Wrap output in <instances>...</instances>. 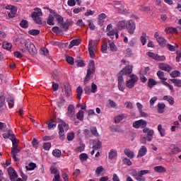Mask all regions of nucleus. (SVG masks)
I'll use <instances>...</instances> for the list:
<instances>
[{
	"instance_id": "11",
	"label": "nucleus",
	"mask_w": 181,
	"mask_h": 181,
	"mask_svg": "<svg viewBox=\"0 0 181 181\" xmlns=\"http://www.w3.org/2000/svg\"><path fill=\"white\" fill-rule=\"evenodd\" d=\"M66 115L70 119H74V118H76V108L73 105L68 106Z\"/></svg>"
},
{
	"instance_id": "45",
	"label": "nucleus",
	"mask_w": 181,
	"mask_h": 181,
	"mask_svg": "<svg viewBox=\"0 0 181 181\" xmlns=\"http://www.w3.org/2000/svg\"><path fill=\"white\" fill-rule=\"evenodd\" d=\"M7 103L10 107V108H13V105H15V99L13 98H8L7 99Z\"/></svg>"
},
{
	"instance_id": "49",
	"label": "nucleus",
	"mask_w": 181,
	"mask_h": 181,
	"mask_svg": "<svg viewBox=\"0 0 181 181\" xmlns=\"http://www.w3.org/2000/svg\"><path fill=\"white\" fill-rule=\"evenodd\" d=\"M3 47L6 49V50H11L12 49V44L9 43V42H4L3 43Z\"/></svg>"
},
{
	"instance_id": "62",
	"label": "nucleus",
	"mask_w": 181,
	"mask_h": 181,
	"mask_svg": "<svg viewBox=\"0 0 181 181\" xmlns=\"http://www.w3.org/2000/svg\"><path fill=\"white\" fill-rule=\"evenodd\" d=\"M33 146L35 148V149H37L39 148V142H37V139H33L32 141Z\"/></svg>"
},
{
	"instance_id": "32",
	"label": "nucleus",
	"mask_w": 181,
	"mask_h": 181,
	"mask_svg": "<svg viewBox=\"0 0 181 181\" xmlns=\"http://www.w3.org/2000/svg\"><path fill=\"white\" fill-rule=\"evenodd\" d=\"M84 149H86V145L84 144H80V146L74 148V152H76V153H80L83 152Z\"/></svg>"
},
{
	"instance_id": "41",
	"label": "nucleus",
	"mask_w": 181,
	"mask_h": 181,
	"mask_svg": "<svg viewBox=\"0 0 181 181\" xmlns=\"http://www.w3.org/2000/svg\"><path fill=\"white\" fill-rule=\"evenodd\" d=\"M132 175L134 176V179H136V180H138V181H145L146 180L145 177H144L142 175L139 174V173H136V174H133Z\"/></svg>"
},
{
	"instance_id": "6",
	"label": "nucleus",
	"mask_w": 181,
	"mask_h": 181,
	"mask_svg": "<svg viewBox=\"0 0 181 181\" xmlns=\"http://www.w3.org/2000/svg\"><path fill=\"white\" fill-rule=\"evenodd\" d=\"M59 135L61 139H64V129H69V124L66 122H62V124L58 125Z\"/></svg>"
},
{
	"instance_id": "29",
	"label": "nucleus",
	"mask_w": 181,
	"mask_h": 181,
	"mask_svg": "<svg viewBox=\"0 0 181 181\" xmlns=\"http://www.w3.org/2000/svg\"><path fill=\"white\" fill-rule=\"evenodd\" d=\"M165 32L167 33H179V30H177V28H173V27H167L165 29Z\"/></svg>"
},
{
	"instance_id": "26",
	"label": "nucleus",
	"mask_w": 181,
	"mask_h": 181,
	"mask_svg": "<svg viewBox=\"0 0 181 181\" xmlns=\"http://www.w3.org/2000/svg\"><path fill=\"white\" fill-rule=\"evenodd\" d=\"M163 100L168 101L170 105H173V104H175V98L172 96L165 95L163 96Z\"/></svg>"
},
{
	"instance_id": "25",
	"label": "nucleus",
	"mask_w": 181,
	"mask_h": 181,
	"mask_svg": "<svg viewBox=\"0 0 181 181\" xmlns=\"http://www.w3.org/2000/svg\"><path fill=\"white\" fill-rule=\"evenodd\" d=\"M170 149H171V153H180L181 152L180 148L175 144H172L170 146Z\"/></svg>"
},
{
	"instance_id": "58",
	"label": "nucleus",
	"mask_w": 181,
	"mask_h": 181,
	"mask_svg": "<svg viewBox=\"0 0 181 181\" xmlns=\"http://www.w3.org/2000/svg\"><path fill=\"white\" fill-rule=\"evenodd\" d=\"M52 78L54 81H60V80H61L60 76L59 74H56V73H54L52 74Z\"/></svg>"
},
{
	"instance_id": "34",
	"label": "nucleus",
	"mask_w": 181,
	"mask_h": 181,
	"mask_svg": "<svg viewBox=\"0 0 181 181\" xmlns=\"http://www.w3.org/2000/svg\"><path fill=\"white\" fill-rule=\"evenodd\" d=\"M124 28H127V21H119L117 23V28L119 30H122V29H124Z\"/></svg>"
},
{
	"instance_id": "64",
	"label": "nucleus",
	"mask_w": 181,
	"mask_h": 181,
	"mask_svg": "<svg viewBox=\"0 0 181 181\" xmlns=\"http://www.w3.org/2000/svg\"><path fill=\"white\" fill-rule=\"evenodd\" d=\"M176 54H177V57L175 58V60H176V62H177L179 63V62H180V59H181V51H177Z\"/></svg>"
},
{
	"instance_id": "10",
	"label": "nucleus",
	"mask_w": 181,
	"mask_h": 181,
	"mask_svg": "<svg viewBox=\"0 0 181 181\" xmlns=\"http://www.w3.org/2000/svg\"><path fill=\"white\" fill-rule=\"evenodd\" d=\"M126 28L127 29L130 35H134L136 29L135 22H134V21L132 20L127 21L126 24Z\"/></svg>"
},
{
	"instance_id": "33",
	"label": "nucleus",
	"mask_w": 181,
	"mask_h": 181,
	"mask_svg": "<svg viewBox=\"0 0 181 181\" xmlns=\"http://www.w3.org/2000/svg\"><path fill=\"white\" fill-rule=\"evenodd\" d=\"M109 47L111 50V52H117L118 49L117 48V46L114 43V42L111 41L110 40H108Z\"/></svg>"
},
{
	"instance_id": "42",
	"label": "nucleus",
	"mask_w": 181,
	"mask_h": 181,
	"mask_svg": "<svg viewBox=\"0 0 181 181\" xmlns=\"http://www.w3.org/2000/svg\"><path fill=\"white\" fill-rule=\"evenodd\" d=\"M53 156H55V158H60L62 156V151L59 149H54L52 151Z\"/></svg>"
},
{
	"instance_id": "16",
	"label": "nucleus",
	"mask_w": 181,
	"mask_h": 181,
	"mask_svg": "<svg viewBox=\"0 0 181 181\" xmlns=\"http://www.w3.org/2000/svg\"><path fill=\"white\" fill-rule=\"evenodd\" d=\"M95 48H94V45H93V40L90 39L88 42V52L91 59H94V57H95Z\"/></svg>"
},
{
	"instance_id": "63",
	"label": "nucleus",
	"mask_w": 181,
	"mask_h": 181,
	"mask_svg": "<svg viewBox=\"0 0 181 181\" xmlns=\"http://www.w3.org/2000/svg\"><path fill=\"white\" fill-rule=\"evenodd\" d=\"M74 136H76V134H74V132L69 133L67 135L68 141H73L74 139Z\"/></svg>"
},
{
	"instance_id": "55",
	"label": "nucleus",
	"mask_w": 181,
	"mask_h": 181,
	"mask_svg": "<svg viewBox=\"0 0 181 181\" xmlns=\"http://www.w3.org/2000/svg\"><path fill=\"white\" fill-rule=\"evenodd\" d=\"M170 77H173V78L176 77H179L180 76V71H173L170 74Z\"/></svg>"
},
{
	"instance_id": "23",
	"label": "nucleus",
	"mask_w": 181,
	"mask_h": 181,
	"mask_svg": "<svg viewBox=\"0 0 181 181\" xmlns=\"http://www.w3.org/2000/svg\"><path fill=\"white\" fill-rule=\"evenodd\" d=\"M107 18V15L104 13H100L98 16V25H100V26H103V25H104V22H105V21L104 19H105Z\"/></svg>"
},
{
	"instance_id": "36",
	"label": "nucleus",
	"mask_w": 181,
	"mask_h": 181,
	"mask_svg": "<svg viewBox=\"0 0 181 181\" xmlns=\"http://www.w3.org/2000/svg\"><path fill=\"white\" fill-rule=\"evenodd\" d=\"M117 150L115 149H111L109 152V158L112 160V159H115V158H117Z\"/></svg>"
},
{
	"instance_id": "7",
	"label": "nucleus",
	"mask_w": 181,
	"mask_h": 181,
	"mask_svg": "<svg viewBox=\"0 0 181 181\" xmlns=\"http://www.w3.org/2000/svg\"><path fill=\"white\" fill-rule=\"evenodd\" d=\"M133 69L134 66L132 65L126 66L119 71L120 76L122 77V76H131V74H132Z\"/></svg>"
},
{
	"instance_id": "4",
	"label": "nucleus",
	"mask_w": 181,
	"mask_h": 181,
	"mask_svg": "<svg viewBox=\"0 0 181 181\" xmlns=\"http://www.w3.org/2000/svg\"><path fill=\"white\" fill-rule=\"evenodd\" d=\"M42 15V9L39 8H35L34 11L31 13L33 21H35V23H37L38 25H42V19L40 18Z\"/></svg>"
},
{
	"instance_id": "1",
	"label": "nucleus",
	"mask_w": 181,
	"mask_h": 181,
	"mask_svg": "<svg viewBox=\"0 0 181 181\" xmlns=\"http://www.w3.org/2000/svg\"><path fill=\"white\" fill-rule=\"evenodd\" d=\"M49 13L47 23V25H49V26H54V18L56 21H57L58 23H62L63 22V18L62 16L59 15L56 11L49 9Z\"/></svg>"
},
{
	"instance_id": "17",
	"label": "nucleus",
	"mask_w": 181,
	"mask_h": 181,
	"mask_svg": "<svg viewBox=\"0 0 181 181\" xmlns=\"http://www.w3.org/2000/svg\"><path fill=\"white\" fill-rule=\"evenodd\" d=\"M158 67L160 70H163L164 71H167L168 73L172 71V67L170 66V65L166 63H160L158 64Z\"/></svg>"
},
{
	"instance_id": "24",
	"label": "nucleus",
	"mask_w": 181,
	"mask_h": 181,
	"mask_svg": "<svg viewBox=\"0 0 181 181\" xmlns=\"http://www.w3.org/2000/svg\"><path fill=\"white\" fill-rule=\"evenodd\" d=\"M101 145H102V143H101V141H100V140H98V139L93 140V149L96 150V151L98 149H100Z\"/></svg>"
},
{
	"instance_id": "28",
	"label": "nucleus",
	"mask_w": 181,
	"mask_h": 181,
	"mask_svg": "<svg viewBox=\"0 0 181 181\" xmlns=\"http://www.w3.org/2000/svg\"><path fill=\"white\" fill-rule=\"evenodd\" d=\"M81 43V40L80 39L73 40L70 42L69 48L72 49V47H74V46H78Z\"/></svg>"
},
{
	"instance_id": "44",
	"label": "nucleus",
	"mask_w": 181,
	"mask_h": 181,
	"mask_svg": "<svg viewBox=\"0 0 181 181\" xmlns=\"http://www.w3.org/2000/svg\"><path fill=\"white\" fill-rule=\"evenodd\" d=\"M157 76L158 77V78H160V80H164L166 81V80H168V78H165V73H163V71H158L157 72Z\"/></svg>"
},
{
	"instance_id": "56",
	"label": "nucleus",
	"mask_w": 181,
	"mask_h": 181,
	"mask_svg": "<svg viewBox=\"0 0 181 181\" xmlns=\"http://www.w3.org/2000/svg\"><path fill=\"white\" fill-rule=\"evenodd\" d=\"M122 162L124 165H127L128 166H131V165H132V161L127 157L123 158Z\"/></svg>"
},
{
	"instance_id": "61",
	"label": "nucleus",
	"mask_w": 181,
	"mask_h": 181,
	"mask_svg": "<svg viewBox=\"0 0 181 181\" xmlns=\"http://www.w3.org/2000/svg\"><path fill=\"white\" fill-rule=\"evenodd\" d=\"M60 26L62 29H64V30H67L70 26V24L69 23H61Z\"/></svg>"
},
{
	"instance_id": "51",
	"label": "nucleus",
	"mask_w": 181,
	"mask_h": 181,
	"mask_svg": "<svg viewBox=\"0 0 181 181\" xmlns=\"http://www.w3.org/2000/svg\"><path fill=\"white\" fill-rule=\"evenodd\" d=\"M50 170H51V173L52 175H54V176H56L57 175H60L59 170H57V168H56V167H54V166H52L50 168Z\"/></svg>"
},
{
	"instance_id": "50",
	"label": "nucleus",
	"mask_w": 181,
	"mask_h": 181,
	"mask_svg": "<svg viewBox=\"0 0 181 181\" xmlns=\"http://www.w3.org/2000/svg\"><path fill=\"white\" fill-rule=\"evenodd\" d=\"M56 125H57V123L56 122L52 120L48 123V129H54L56 128Z\"/></svg>"
},
{
	"instance_id": "46",
	"label": "nucleus",
	"mask_w": 181,
	"mask_h": 181,
	"mask_svg": "<svg viewBox=\"0 0 181 181\" xmlns=\"http://www.w3.org/2000/svg\"><path fill=\"white\" fill-rule=\"evenodd\" d=\"M90 132L94 136L98 137L100 136V134H98V132L97 131V127H92L90 128Z\"/></svg>"
},
{
	"instance_id": "37",
	"label": "nucleus",
	"mask_w": 181,
	"mask_h": 181,
	"mask_svg": "<svg viewBox=\"0 0 181 181\" xmlns=\"http://www.w3.org/2000/svg\"><path fill=\"white\" fill-rule=\"evenodd\" d=\"M76 98L78 100H81V95H83V88L81 86H78L76 88Z\"/></svg>"
},
{
	"instance_id": "57",
	"label": "nucleus",
	"mask_w": 181,
	"mask_h": 181,
	"mask_svg": "<svg viewBox=\"0 0 181 181\" xmlns=\"http://www.w3.org/2000/svg\"><path fill=\"white\" fill-rule=\"evenodd\" d=\"M28 33L30 35H32L33 36H37V35H39V33H40V30L33 29L28 31Z\"/></svg>"
},
{
	"instance_id": "53",
	"label": "nucleus",
	"mask_w": 181,
	"mask_h": 181,
	"mask_svg": "<svg viewBox=\"0 0 181 181\" xmlns=\"http://www.w3.org/2000/svg\"><path fill=\"white\" fill-rule=\"evenodd\" d=\"M36 168L35 163H30L28 165L25 166L26 170H33Z\"/></svg>"
},
{
	"instance_id": "8",
	"label": "nucleus",
	"mask_w": 181,
	"mask_h": 181,
	"mask_svg": "<svg viewBox=\"0 0 181 181\" xmlns=\"http://www.w3.org/2000/svg\"><path fill=\"white\" fill-rule=\"evenodd\" d=\"M4 8L10 11L8 13V18H15V16H16V13L18 12L16 7L12 5H6L4 6Z\"/></svg>"
},
{
	"instance_id": "38",
	"label": "nucleus",
	"mask_w": 181,
	"mask_h": 181,
	"mask_svg": "<svg viewBox=\"0 0 181 181\" xmlns=\"http://www.w3.org/2000/svg\"><path fill=\"white\" fill-rule=\"evenodd\" d=\"M158 84V82L155 81L153 78H149L148 81V86L149 88H153V86H156Z\"/></svg>"
},
{
	"instance_id": "31",
	"label": "nucleus",
	"mask_w": 181,
	"mask_h": 181,
	"mask_svg": "<svg viewBox=\"0 0 181 181\" xmlns=\"http://www.w3.org/2000/svg\"><path fill=\"white\" fill-rule=\"evenodd\" d=\"M107 107L108 108H117V105L114 100L109 99L107 102Z\"/></svg>"
},
{
	"instance_id": "27",
	"label": "nucleus",
	"mask_w": 181,
	"mask_h": 181,
	"mask_svg": "<svg viewBox=\"0 0 181 181\" xmlns=\"http://www.w3.org/2000/svg\"><path fill=\"white\" fill-rule=\"evenodd\" d=\"M154 172H156L157 173H165L166 172V168L162 165H158L154 167Z\"/></svg>"
},
{
	"instance_id": "5",
	"label": "nucleus",
	"mask_w": 181,
	"mask_h": 181,
	"mask_svg": "<svg viewBox=\"0 0 181 181\" xmlns=\"http://www.w3.org/2000/svg\"><path fill=\"white\" fill-rule=\"evenodd\" d=\"M23 43L25 44V48L30 54L35 55L36 54V53H37V49H36V47L29 40H25Z\"/></svg>"
},
{
	"instance_id": "3",
	"label": "nucleus",
	"mask_w": 181,
	"mask_h": 181,
	"mask_svg": "<svg viewBox=\"0 0 181 181\" xmlns=\"http://www.w3.org/2000/svg\"><path fill=\"white\" fill-rule=\"evenodd\" d=\"M95 73V62L94 61H90L88 63L87 74L85 77L84 83H88L90 78H91V74H94Z\"/></svg>"
},
{
	"instance_id": "20",
	"label": "nucleus",
	"mask_w": 181,
	"mask_h": 181,
	"mask_svg": "<svg viewBox=\"0 0 181 181\" xmlns=\"http://www.w3.org/2000/svg\"><path fill=\"white\" fill-rule=\"evenodd\" d=\"M148 153V148L145 146H142L138 151L137 158H142Z\"/></svg>"
},
{
	"instance_id": "19",
	"label": "nucleus",
	"mask_w": 181,
	"mask_h": 181,
	"mask_svg": "<svg viewBox=\"0 0 181 181\" xmlns=\"http://www.w3.org/2000/svg\"><path fill=\"white\" fill-rule=\"evenodd\" d=\"M64 88L65 90V94L66 97H71V88L70 87V84L67 82H64L63 83Z\"/></svg>"
},
{
	"instance_id": "12",
	"label": "nucleus",
	"mask_w": 181,
	"mask_h": 181,
	"mask_svg": "<svg viewBox=\"0 0 181 181\" xmlns=\"http://www.w3.org/2000/svg\"><path fill=\"white\" fill-rule=\"evenodd\" d=\"M154 37L156 39L158 45L161 46L162 47H165L166 46V39L163 37V36L159 35V33L156 32L154 33Z\"/></svg>"
},
{
	"instance_id": "39",
	"label": "nucleus",
	"mask_w": 181,
	"mask_h": 181,
	"mask_svg": "<svg viewBox=\"0 0 181 181\" xmlns=\"http://www.w3.org/2000/svg\"><path fill=\"white\" fill-rule=\"evenodd\" d=\"M103 171H104V168L103 166L98 167L95 172V176L98 177V176H100Z\"/></svg>"
},
{
	"instance_id": "60",
	"label": "nucleus",
	"mask_w": 181,
	"mask_h": 181,
	"mask_svg": "<svg viewBox=\"0 0 181 181\" xmlns=\"http://www.w3.org/2000/svg\"><path fill=\"white\" fill-rule=\"evenodd\" d=\"M50 148H52V144L49 142H47L43 144V149H45V151H49L50 150Z\"/></svg>"
},
{
	"instance_id": "18",
	"label": "nucleus",
	"mask_w": 181,
	"mask_h": 181,
	"mask_svg": "<svg viewBox=\"0 0 181 181\" xmlns=\"http://www.w3.org/2000/svg\"><path fill=\"white\" fill-rule=\"evenodd\" d=\"M118 88L119 91H124L125 90V85L124 83V77L122 76H118Z\"/></svg>"
},
{
	"instance_id": "47",
	"label": "nucleus",
	"mask_w": 181,
	"mask_h": 181,
	"mask_svg": "<svg viewBox=\"0 0 181 181\" xmlns=\"http://www.w3.org/2000/svg\"><path fill=\"white\" fill-rule=\"evenodd\" d=\"M66 62L68 64H71V66H73V64H74V58H73L72 57L66 56Z\"/></svg>"
},
{
	"instance_id": "40",
	"label": "nucleus",
	"mask_w": 181,
	"mask_h": 181,
	"mask_svg": "<svg viewBox=\"0 0 181 181\" xmlns=\"http://www.w3.org/2000/svg\"><path fill=\"white\" fill-rule=\"evenodd\" d=\"M169 81H171L175 84V87H181V80L180 79H169Z\"/></svg>"
},
{
	"instance_id": "48",
	"label": "nucleus",
	"mask_w": 181,
	"mask_h": 181,
	"mask_svg": "<svg viewBox=\"0 0 181 181\" xmlns=\"http://www.w3.org/2000/svg\"><path fill=\"white\" fill-rule=\"evenodd\" d=\"M20 26L21 28H23L24 29H26L28 28H29V23H28V21L26 20H23L21 23H20Z\"/></svg>"
},
{
	"instance_id": "59",
	"label": "nucleus",
	"mask_w": 181,
	"mask_h": 181,
	"mask_svg": "<svg viewBox=\"0 0 181 181\" xmlns=\"http://www.w3.org/2000/svg\"><path fill=\"white\" fill-rule=\"evenodd\" d=\"M88 25L89 26V29L91 30H94L95 29V25H94V23H93V21L88 20Z\"/></svg>"
},
{
	"instance_id": "22",
	"label": "nucleus",
	"mask_w": 181,
	"mask_h": 181,
	"mask_svg": "<svg viewBox=\"0 0 181 181\" xmlns=\"http://www.w3.org/2000/svg\"><path fill=\"white\" fill-rule=\"evenodd\" d=\"M124 155L127 156V158H129L130 159H134L135 158V153L134 151H131L129 148H125L124 151Z\"/></svg>"
},
{
	"instance_id": "2",
	"label": "nucleus",
	"mask_w": 181,
	"mask_h": 181,
	"mask_svg": "<svg viewBox=\"0 0 181 181\" xmlns=\"http://www.w3.org/2000/svg\"><path fill=\"white\" fill-rule=\"evenodd\" d=\"M129 79L126 81L125 86L127 88H134L136 83H138V80L139 78L136 74H132L129 76Z\"/></svg>"
},
{
	"instance_id": "21",
	"label": "nucleus",
	"mask_w": 181,
	"mask_h": 181,
	"mask_svg": "<svg viewBox=\"0 0 181 181\" xmlns=\"http://www.w3.org/2000/svg\"><path fill=\"white\" fill-rule=\"evenodd\" d=\"M21 152V150L18 148H11V156L13 159H14L15 162H19V158L18 156V153Z\"/></svg>"
},
{
	"instance_id": "30",
	"label": "nucleus",
	"mask_w": 181,
	"mask_h": 181,
	"mask_svg": "<svg viewBox=\"0 0 181 181\" xmlns=\"http://www.w3.org/2000/svg\"><path fill=\"white\" fill-rule=\"evenodd\" d=\"M166 105L165 103H158V114H163L165 112V107Z\"/></svg>"
},
{
	"instance_id": "35",
	"label": "nucleus",
	"mask_w": 181,
	"mask_h": 181,
	"mask_svg": "<svg viewBox=\"0 0 181 181\" xmlns=\"http://www.w3.org/2000/svg\"><path fill=\"white\" fill-rule=\"evenodd\" d=\"M158 131L160 135V136H165L166 135V130L162 127V124L158 125Z\"/></svg>"
},
{
	"instance_id": "13",
	"label": "nucleus",
	"mask_w": 181,
	"mask_h": 181,
	"mask_svg": "<svg viewBox=\"0 0 181 181\" xmlns=\"http://www.w3.org/2000/svg\"><path fill=\"white\" fill-rule=\"evenodd\" d=\"M144 134H147V141L148 142H151L152 139H153V134H155V132L153 129H150L149 127H146L143 129Z\"/></svg>"
},
{
	"instance_id": "43",
	"label": "nucleus",
	"mask_w": 181,
	"mask_h": 181,
	"mask_svg": "<svg viewBox=\"0 0 181 181\" xmlns=\"http://www.w3.org/2000/svg\"><path fill=\"white\" fill-rule=\"evenodd\" d=\"M76 118L77 119H79V121H83V119H84V112L79 110L76 114Z\"/></svg>"
},
{
	"instance_id": "14",
	"label": "nucleus",
	"mask_w": 181,
	"mask_h": 181,
	"mask_svg": "<svg viewBox=\"0 0 181 181\" xmlns=\"http://www.w3.org/2000/svg\"><path fill=\"white\" fill-rule=\"evenodd\" d=\"M7 172L10 177V180L16 181V179H18V173H16L15 169L12 168H8Z\"/></svg>"
},
{
	"instance_id": "15",
	"label": "nucleus",
	"mask_w": 181,
	"mask_h": 181,
	"mask_svg": "<svg viewBox=\"0 0 181 181\" xmlns=\"http://www.w3.org/2000/svg\"><path fill=\"white\" fill-rule=\"evenodd\" d=\"M107 35L110 39H114V36H115V33L117 30L112 29V24L107 25L106 28Z\"/></svg>"
},
{
	"instance_id": "52",
	"label": "nucleus",
	"mask_w": 181,
	"mask_h": 181,
	"mask_svg": "<svg viewBox=\"0 0 181 181\" xmlns=\"http://www.w3.org/2000/svg\"><path fill=\"white\" fill-rule=\"evenodd\" d=\"M124 119V115H119L116 117H115V124H119V122H121Z\"/></svg>"
},
{
	"instance_id": "54",
	"label": "nucleus",
	"mask_w": 181,
	"mask_h": 181,
	"mask_svg": "<svg viewBox=\"0 0 181 181\" xmlns=\"http://www.w3.org/2000/svg\"><path fill=\"white\" fill-rule=\"evenodd\" d=\"M141 42L143 46L146 45V34L145 33H143L142 35L141 36Z\"/></svg>"
},
{
	"instance_id": "9",
	"label": "nucleus",
	"mask_w": 181,
	"mask_h": 181,
	"mask_svg": "<svg viewBox=\"0 0 181 181\" xmlns=\"http://www.w3.org/2000/svg\"><path fill=\"white\" fill-rule=\"evenodd\" d=\"M148 125V122L145 119H140L133 122V127L136 129L139 128H145Z\"/></svg>"
}]
</instances>
